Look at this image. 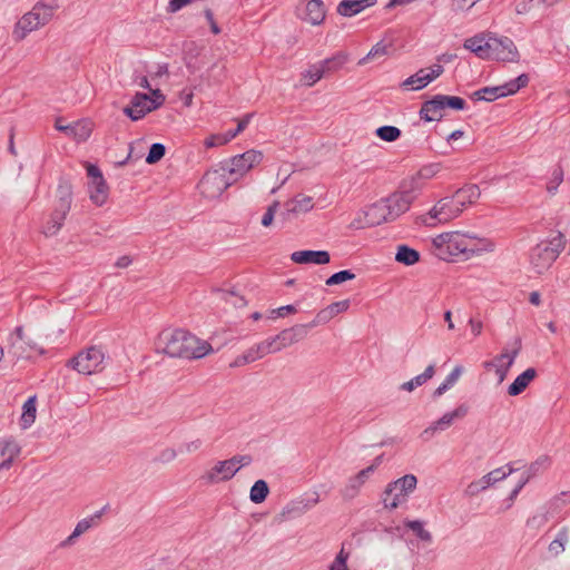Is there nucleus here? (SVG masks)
<instances>
[{"instance_id":"nucleus-1","label":"nucleus","mask_w":570,"mask_h":570,"mask_svg":"<svg viewBox=\"0 0 570 570\" xmlns=\"http://www.w3.org/2000/svg\"><path fill=\"white\" fill-rule=\"evenodd\" d=\"M157 348L170 357L198 360L213 351L212 345L185 330L163 331L157 340Z\"/></svg>"},{"instance_id":"nucleus-2","label":"nucleus","mask_w":570,"mask_h":570,"mask_svg":"<svg viewBox=\"0 0 570 570\" xmlns=\"http://www.w3.org/2000/svg\"><path fill=\"white\" fill-rule=\"evenodd\" d=\"M463 47L473 52L478 58L497 61L515 62L520 55L513 40L509 37L483 35L465 39Z\"/></svg>"},{"instance_id":"nucleus-3","label":"nucleus","mask_w":570,"mask_h":570,"mask_svg":"<svg viewBox=\"0 0 570 570\" xmlns=\"http://www.w3.org/2000/svg\"><path fill=\"white\" fill-rule=\"evenodd\" d=\"M58 8L56 0L48 3L38 2L31 11L24 13L14 24L12 38L14 41L23 40L31 31L48 23Z\"/></svg>"},{"instance_id":"nucleus-4","label":"nucleus","mask_w":570,"mask_h":570,"mask_svg":"<svg viewBox=\"0 0 570 570\" xmlns=\"http://www.w3.org/2000/svg\"><path fill=\"white\" fill-rule=\"evenodd\" d=\"M566 237L558 232L549 240H542L530 250V264L537 274L548 271L564 249Z\"/></svg>"},{"instance_id":"nucleus-5","label":"nucleus","mask_w":570,"mask_h":570,"mask_svg":"<svg viewBox=\"0 0 570 570\" xmlns=\"http://www.w3.org/2000/svg\"><path fill=\"white\" fill-rule=\"evenodd\" d=\"M465 108L466 101L463 98L439 94L421 105L419 116L426 122L440 121L444 117L445 109L460 111Z\"/></svg>"},{"instance_id":"nucleus-6","label":"nucleus","mask_w":570,"mask_h":570,"mask_svg":"<svg viewBox=\"0 0 570 570\" xmlns=\"http://www.w3.org/2000/svg\"><path fill=\"white\" fill-rule=\"evenodd\" d=\"M151 96L142 92H137L132 99L131 105L124 108V114L132 121L144 118L148 112L156 110L165 102V95L160 89L151 90Z\"/></svg>"},{"instance_id":"nucleus-7","label":"nucleus","mask_w":570,"mask_h":570,"mask_svg":"<svg viewBox=\"0 0 570 570\" xmlns=\"http://www.w3.org/2000/svg\"><path fill=\"white\" fill-rule=\"evenodd\" d=\"M462 208L454 203L451 196L439 199L426 215L420 217L422 224L434 227L438 224H445L459 217Z\"/></svg>"},{"instance_id":"nucleus-8","label":"nucleus","mask_w":570,"mask_h":570,"mask_svg":"<svg viewBox=\"0 0 570 570\" xmlns=\"http://www.w3.org/2000/svg\"><path fill=\"white\" fill-rule=\"evenodd\" d=\"M416 484L417 479L414 474H405L394 482L389 483L384 491V507L390 510L396 509L401 503L406 501V497L414 491Z\"/></svg>"},{"instance_id":"nucleus-9","label":"nucleus","mask_w":570,"mask_h":570,"mask_svg":"<svg viewBox=\"0 0 570 570\" xmlns=\"http://www.w3.org/2000/svg\"><path fill=\"white\" fill-rule=\"evenodd\" d=\"M106 360V352L101 346H90L80 351L69 363L80 374L90 375L100 372Z\"/></svg>"},{"instance_id":"nucleus-10","label":"nucleus","mask_w":570,"mask_h":570,"mask_svg":"<svg viewBox=\"0 0 570 570\" xmlns=\"http://www.w3.org/2000/svg\"><path fill=\"white\" fill-rule=\"evenodd\" d=\"M386 222H393L389 214V207L383 199L367 206L360 212L351 222L350 228L363 229L367 227L379 226Z\"/></svg>"},{"instance_id":"nucleus-11","label":"nucleus","mask_w":570,"mask_h":570,"mask_svg":"<svg viewBox=\"0 0 570 570\" xmlns=\"http://www.w3.org/2000/svg\"><path fill=\"white\" fill-rule=\"evenodd\" d=\"M263 160V153L258 150H247L240 155L230 157L228 160L222 161L223 171H228V175L237 181L253 167L261 164Z\"/></svg>"},{"instance_id":"nucleus-12","label":"nucleus","mask_w":570,"mask_h":570,"mask_svg":"<svg viewBox=\"0 0 570 570\" xmlns=\"http://www.w3.org/2000/svg\"><path fill=\"white\" fill-rule=\"evenodd\" d=\"M416 179L412 178L409 186L404 183L400 190L383 198V200L386 202L392 220H395L400 215L409 210L411 204L416 198Z\"/></svg>"},{"instance_id":"nucleus-13","label":"nucleus","mask_w":570,"mask_h":570,"mask_svg":"<svg viewBox=\"0 0 570 570\" xmlns=\"http://www.w3.org/2000/svg\"><path fill=\"white\" fill-rule=\"evenodd\" d=\"M234 183L228 171H223L220 166L219 169L207 171L200 179L199 187L206 197L216 198Z\"/></svg>"},{"instance_id":"nucleus-14","label":"nucleus","mask_w":570,"mask_h":570,"mask_svg":"<svg viewBox=\"0 0 570 570\" xmlns=\"http://www.w3.org/2000/svg\"><path fill=\"white\" fill-rule=\"evenodd\" d=\"M9 340V353L16 358H30L33 352L43 354V350L40 347L37 340L27 335L22 326H17Z\"/></svg>"},{"instance_id":"nucleus-15","label":"nucleus","mask_w":570,"mask_h":570,"mask_svg":"<svg viewBox=\"0 0 570 570\" xmlns=\"http://www.w3.org/2000/svg\"><path fill=\"white\" fill-rule=\"evenodd\" d=\"M238 471L239 466H235V462L227 459L216 462L215 465L203 475V479L210 484L226 482L233 479Z\"/></svg>"},{"instance_id":"nucleus-16","label":"nucleus","mask_w":570,"mask_h":570,"mask_svg":"<svg viewBox=\"0 0 570 570\" xmlns=\"http://www.w3.org/2000/svg\"><path fill=\"white\" fill-rule=\"evenodd\" d=\"M521 351V340H515V347L509 352L507 350L502 351L501 354L495 356L497 366H495V374L498 376V382L502 383L510 370V367L513 365L515 357Z\"/></svg>"},{"instance_id":"nucleus-17","label":"nucleus","mask_w":570,"mask_h":570,"mask_svg":"<svg viewBox=\"0 0 570 570\" xmlns=\"http://www.w3.org/2000/svg\"><path fill=\"white\" fill-rule=\"evenodd\" d=\"M291 259L296 264H316L325 265L331 261V255L327 250H297L292 253Z\"/></svg>"},{"instance_id":"nucleus-18","label":"nucleus","mask_w":570,"mask_h":570,"mask_svg":"<svg viewBox=\"0 0 570 570\" xmlns=\"http://www.w3.org/2000/svg\"><path fill=\"white\" fill-rule=\"evenodd\" d=\"M325 16L326 9L323 0H308L304 14L301 18L313 26H320L324 21Z\"/></svg>"},{"instance_id":"nucleus-19","label":"nucleus","mask_w":570,"mask_h":570,"mask_svg":"<svg viewBox=\"0 0 570 570\" xmlns=\"http://www.w3.org/2000/svg\"><path fill=\"white\" fill-rule=\"evenodd\" d=\"M57 198L55 207L62 213H69L72 203V185L67 178L61 177L59 179Z\"/></svg>"},{"instance_id":"nucleus-20","label":"nucleus","mask_w":570,"mask_h":570,"mask_svg":"<svg viewBox=\"0 0 570 570\" xmlns=\"http://www.w3.org/2000/svg\"><path fill=\"white\" fill-rule=\"evenodd\" d=\"M480 195L479 186L475 184H469L456 189L451 197L463 210L465 206L471 205L479 199Z\"/></svg>"},{"instance_id":"nucleus-21","label":"nucleus","mask_w":570,"mask_h":570,"mask_svg":"<svg viewBox=\"0 0 570 570\" xmlns=\"http://www.w3.org/2000/svg\"><path fill=\"white\" fill-rule=\"evenodd\" d=\"M466 242H470L468 235H461L458 232H453V237L450 239L448 245V252L445 256L448 259L462 257L465 259Z\"/></svg>"},{"instance_id":"nucleus-22","label":"nucleus","mask_w":570,"mask_h":570,"mask_svg":"<svg viewBox=\"0 0 570 570\" xmlns=\"http://www.w3.org/2000/svg\"><path fill=\"white\" fill-rule=\"evenodd\" d=\"M537 376V371L533 367L527 368L509 385L508 394L510 396H517L524 392L530 382Z\"/></svg>"},{"instance_id":"nucleus-23","label":"nucleus","mask_w":570,"mask_h":570,"mask_svg":"<svg viewBox=\"0 0 570 570\" xmlns=\"http://www.w3.org/2000/svg\"><path fill=\"white\" fill-rule=\"evenodd\" d=\"M89 188V196L92 203H95L98 206H101L106 203L108 198V185L105 180V178L97 179V180H90L88 184Z\"/></svg>"},{"instance_id":"nucleus-24","label":"nucleus","mask_w":570,"mask_h":570,"mask_svg":"<svg viewBox=\"0 0 570 570\" xmlns=\"http://www.w3.org/2000/svg\"><path fill=\"white\" fill-rule=\"evenodd\" d=\"M318 502V495L315 494L314 499H302L298 501H292L288 503L284 509L282 514H288L293 517H298L303 513H305L307 510H309L312 507H314Z\"/></svg>"},{"instance_id":"nucleus-25","label":"nucleus","mask_w":570,"mask_h":570,"mask_svg":"<svg viewBox=\"0 0 570 570\" xmlns=\"http://www.w3.org/2000/svg\"><path fill=\"white\" fill-rule=\"evenodd\" d=\"M435 374V366L434 364H430L423 373L414 376L407 382H404L400 389L403 391L412 392L419 386H422L425 384L429 380H431Z\"/></svg>"},{"instance_id":"nucleus-26","label":"nucleus","mask_w":570,"mask_h":570,"mask_svg":"<svg viewBox=\"0 0 570 570\" xmlns=\"http://www.w3.org/2000/svg\"><path fill=\"white\" fill-rule=\"evenodd\" d=\"M561 0H522L517 4V13L525 14L540 8H551Z\"/></svg>"},{"instance_id":"nucleus-27","label":"nucleus","mask_w":570,"mask_h":570,"mask_svg":"<svg viewBox=\"0 0 570 570\" xmlns=\"http://www.w3.org/2000/svg\"><path fill=\"white\" fill-rule=\"evenodd\" d=\"M67 215L68 213H62L59 210V208L55 207L52 214L50 215V218L43 226V234L46 236L56 235L61 229Z\"/></svg>"},{"instance_id":"nucleus-28","label":"nucleus","mask_w":570,"mask_h":570,"mask_svg":"<svg viewBox=\"0 0 570 570\" xmlns=\"http://www.w3.org/2000/svg\"><path fill=\"white\" fill-rule=\"evenodd\" d=\"M470 242H466L465 259L471 258L474 255H479L483 252H492L493 244L488 239H476L473 236H469Z\"/></svg>"},{"instance_id":"nucleus-29","label":"nucleus","mask_w":570,"mask_h":570,"mask_svg":"<svg viewBox=\"0 0 570 570\" xmlns=\"http://www.w3.org/2000/svg\"><path fill=\"white\" fill-rule=\"evenodd\" d=\"M395 261L403 265L411 266L420 261V253L407 245H399Z\"/></svg>"},{"instance_id":"nucleus-30","label":"nucleus","mask_w":570,"mask_h":570,"mask_svg":"<svg viewBox=\"0 0 570 570\" xmlns=\"http://www.w3.org/2000/svg\"><path fill=\"white\" fill-rule=\"evenodd\" d=\"M529 83V76L527 73H521L514 79L500 85V89L503 97L512 96L517 94L520 89L527 87Z\"/></svg>"},{"instance_id":"nucleus-31","label":"nucleus","mask_w":570,"mask_h":570,"mask_svg":"<svg viewBox=\"0 0 570 570\" xmlns=\"http://www.w3.org/2000/svg\"><path fill=\"white\" fill-rule=\"evenodd\" d=\"M37 396L32 395L22 405L21 425L23 429L29 428L36 420Z\"/></svg>"},{"instance_id":"nucleus-32","label":"nucleus","mask_w":570,"mask_h":570,"mask_svg":"<svg viewBox=\"0 0 570 570\" xmlns=\"http://www.w3.org/2000/svg\"><path fill=\"white\" fill-rule=\"evenodd\" d=\"M470 98L474 101L492 102L499 98H503L499 86L483 87L471 94Z\"/></svg>"},{"instance_id":"nucleus-33","label":"nucleus","mask_w":570,"mask_h":570,"mask_svg":"<svg viewBox=\"0 0 570 570\" xmlns=\"http://www.w3.org/2000/svg\"><path fill=\"white\" fill-rule=\"evenodd\" d=\"M366 9L363 0H342L337 6V13L343 17H353Z\"/></svg>"},{"instance_id":"nucleus-34","label":"nucleus","mask_w":570,"mask_h":570,"mask_svg":"<svg viewBox=\"0 0 570 570\" xmlns=\"http://www.w3.org/2000/svg\"><path fill=\"white\" fill-rule=\"evenodd\" d=\"M428 69H420L417 72L405 79L402 83V87L410 88L412 90H421L431 82L428 81Z\"/></svg>"},{"instance_id":"nucleus-35","label":"nucleus","mask_w":570,"mask_h":570,"mask_svg":"<svg viewBox=\"0 0 570 570\" xmlns=\"http://www.w3.org/2000/svg\"><path fill=\"white\" fill-rule=\"evenodd\" d=\"M463 373V366L456 365L451 373L445 377V380L434 390L433 397H440L443 395L449 389H451L459 380L461 374Z\"/></svg>"},{"instance_id":"nucleus-36","label":"nucleus","mask_w":570,"mask_h":570,"mask_svg":"<svg viewBox=\"0 0 570 570\" xmlns=\"http://www.w3.org/2000/svg\"><path fill=\"white\" fill-rule=\"evenodd\" d=\"M313 199L309 196H297L291 202L286 203L288 213H307L313 208Z\"/></svg>"},{"instance_id":"nucleus-37","label":"nucleus","mask_w":570,"mask_h":570,"mask_svg":"<svg viewBox=\"0 0 570 570\" xmlns=\"http://www.w3.org/2000/svg\"><path fill=\"white\" fill-rule=\"evenodd\" d=\"M108 509V505H105L101 510L95 512L92 515H89L87 518H83L76 524V534L75 535H81L86 531H88L90 528L97 525L105 513V511Z\"/></svg>"},{"instance_id":"nucleus-38","label":"nucleus","mask_w":570,"mask_h":570,"mask_svg":"<svg viewBox=\"0 0 570 570\" xmlns=\"http://www.w3.org/2000/svg\"><path fill=\"white\" fill-rule=\"evenodd\" d=\"M515 471L514 468H512L510 464H507L505 466H501L498 469H494L493 471L489 472L488 474L482 476V482L487 484L488 487L493 485L494 483L505 479L508 475L513 473Z\"/></svg>"},{"instance_id":"nucleus-39","label":"nucleus","mask_w":570,"mask_h":570,"mask_svg":"<svg viewBox=\"0 0 570 570\" xmlns=\"http://www.w3.org/2000/svg\"><path fill=\"white\" fill-rule=\"evenodd\" d=\"M269 493L268 484L265 480H257L250 488L249 499L254 503H262Z\"/></svg>"},{"instance_id":"nucleus-40","label":"nucleus","mask_w":570,"mask_h":570,"mask_svg":"<svg viewBox=\"0 0 570 570\" xmlns=\"http://www.w3.org/2000/svg\"><path fill=\"white\" fill-rule=\"evenodd\" d=\"M404 525L412 530L414 534L423 542L431 543L433 537L430 531L424 529V522L421 520H405Z\"/></svg>"},{"instance_id":"nucleus-41","label":"nucleus","mask_w":570,"mask_h":570,"mask_svg":"<svg viewBox=\"0 0 570 570\" xmlns=\"http://www.w3.org/2000/svg\"><path fill=\"white\" fill-rule=\"evenodd\" d=\"M375 135L383 141L394 142L401 137L402 131L395 126L384 125L376 128Z\"/></svg>"},{"instance_id":"nucleus-42","label":"nucleus","mask_w":570,"mask_h":570,"mask_svg":"<svg viewBox=\"0 0 570 570\" xmlns=\"http://www.w3.org/2000/svg\"><path fill=\"white\" fill-rule=\"evenodd\" d=\"M347 61V56L338 52L335 56L323 60L318 66L324 68L325 73L338 70Z\"/></svg>"},{"instance_id":"nucleus-43","label":"nucleus","mask_w":570,"mask_h":570,"mask_svg":"<svg viewBox=\"0 0 570 570\" xmlns=\"http://www.w3.org/2000/svg\"><path fill=\"white\" fill-rule=\"evenodd\" d=\"M568 528L563 527L557 534L556 539L549 544V551L553 556H559L564 551V546L568 542Z\"/></svg>"},{"instance_id":"nucleus-44","label":"nucleus","mask_w":570,"mask_h":570,"mask_svg":"<svg viewBox=\"0 0 570 570\" xmlns=\"http://www.w3.org/2000/svg\"><path fill=\"white\" fill-rule=\"evenodd\" d=\"M254 117V114H246L237 121V127H234L233 130L226 131L224 137L220 139V142H228L234 139L238 134H240L248 126L250 119Z\"/></svg>"},{"instance_id":"nucleus-45","label":"nucleus","mask_w":570,"mask_h":570,"mask_svg":"<svg viewBox=\"0 0 570 570\" xmlns=\"http://www.w3.org/2000/svg\"><path fill=\"white\" fill-rule=\"evenodd\" d=\"M363 485V482L358 480L356 476H353L348 480L347 484L341 490V494L344 500L354 499Z\"/></svg>"},{"instance_id":"nucleus-46","label":"nucleus","mask_w":570,"mask_h":570,"mask_svg":"<svg viewBox=\"0 0 570 570\" xmlns=\"http://www.w3.org/2000/svg\"><path fill=\"white\" fill-rule=\"evenodd\" d=\"M387 48L389 46L385 45L384 41H379L372 47L370 52L358 61V65H365L371 60L384 57L387 53Z\"/></svg>"},{"instance_id":"nucleus-47","label":"nucleus","mask_w":570,"mask_h":570,"mask_svg":"<svg viewBox=\"0 0 570 570\" xmlns=\"http://www.w3.org/2000/svg\"><path fill=\"white\" fill-rule=\"evenodd\" d=\"M91 134V125L87 121H78L73 124L72 138L78 142L86 141Z\"/></svg>"},{"instance_id":"nucleus-48","label":"nucleus","mask_w":570,"mask_h":570,"mask_svg":"<svg viewBox=\"0 0 570 570\" xmlns=\"http://www.w3.org/2000/svg\"><path fill=\"white\" fill-rule=\"evenodd\" d=\"M452 237H453V232L452 233H443L433 238L432 243H433L434 247L439 249V256L442 259L448 261V257L445 256V254L448 252V245Z\"/></svg>"},{"instance_id":"nucleus-49","label":"nucleus","mask_w":570,"mask_h":570,"mask_svg":"<svg viewBox=\"0 0 570 570\" xmlns=\"http://www.w3.org/2000/svg\"><path fill=\"white\" fill-rule=\"evenodd\" d=\"M356 275L350 269H343L332 274L326 281L327 286L340 285L344 282L352 281Z\"/></svg>"},{"instance_id":"nucleus-50","label":"nucleus","mask_w":570,"mask_h":570,"mask_svg":"<svg viewBox=\"0 0 570 570\" xmlns=\"http://www.w3.org/2000/svg\"><path fill=\"white\" fill-rule=\"evenodd\" d=\"M166 154L165 145L160 142H154L146 156V163L149 165L157 164Z\"/></svg>"},{"instance_id":"nucleus-51","label":"nucleus","mask_w":570,"mask_h":570,"mask_svg":"<svg viewBox=\"0 0 570 570\" xmlns=\"http://www.w3.org/2000/svg\"><path fill=\"white\" fill-rule=\"evenodd\" d=\"M454 419L452 417L450 412H446L443 414L438 421H435L431 426L426 428L423 432V434H433L435 431L440 430L443 431L448 429L452 423Z\"/></svg>"},{"instance_id":"nucleus-52","label":"nucleus","mask_w":570,"mask_h":570,"mask_svg":"<svg viewBox=\"0 0 570 570\" xmlns=\"http://www.w3.org/2000/svg\"><path fill=\"white\" fill-rule=\"evenodd\" d=\"M20 446L14 441H0V458H17L20 454Z\"/></svg>"},{"instance_id":"nucleus-53","label":"nucleus","mask_w":570,"mask_h":570,"mask_svg":"<svg viewBox=\"0 0 570 570\" xmlns=\"http://www.w3.org/2000/svg\"><path fill=\"white\" fill-rule=\"evenodd\" d=\"M563 180V170L561 166H558L552 171V177L550 181L547 184V190L549 194L553 195L558 190L559 185Z\"/></svg>"},{"instance_id":"nucleus-54","label":"nucleus","mask_w":570,"mask_h":570,"mask_svg":"<svg viewBox=\"0 0 570 570\" xmlns=\"http://www.w3.org/2000/svg\"><path fill=\"white\" fill-rule=\"evenodd\" d=\"M309 323L308 324H297L294 325L287 331L291 333V336L293 337L294 343L303 340L307 335V331L309 330Z\"/></svg>"},{"instance_id":"nucleus-55","label":"nucleus","mask_w":570,"mask_h":570,"mask_svg":"<svg viewBox=\"0 0 570 570\" xmlns=\"http://www.w3.org/2000/svg\"><path fill=\"white\" fill-rule=\"evenodd\" d=\"M254 361H256V355L254 354L252 348H248L245 353L238 355L233 363H230V367L244 366Z\"/></svg>"},{"instance_id":"nucleus-56","label":"nucleus","mask_w":570,"mask_h":570,"mask_svg":"<svg viewBox=\"0 0 570 570\" xmlns=\"http://www.w3.org/2000/svg\"><path fill=\"white\" fill-rule=\"evenodd\" d=\"M279 202L274 200L266 209V213L262 217V225L264 227H269L273 224L275 214L278 209Z\"/></svg>"},{"instance_id":"nucleus-57","label":"nucleus","mask_w":570,"mask_h":570,"mask_svg":"<svg viewBox=\"0 0 570 570\" xmlns=\"http://www.w3.org/2000/svg\"><path fill=\"white\" fill-rule=\"evenodd\" d=\"M333 318L328 307L321 309L315 318L309 323V327H316L321 324H326Z\"/></svg>"},{"instance_id":"nucleus-58","label":"nucleus","mask_w":570,"mask_h":570,"mask_svg":"<svg viewBox=\"0 0 570 570\" xmlns=\"http://www.w3.org/2000/svg\"><path fill=\"white\" fill-rule=\"evenodd\" d=\"M325 75L324 68L320 67L318 65H314L311 67V69L307 71V75L305 78H308L307 85L312 86L315 82H317L320 79H322Z\"/></svg>"},{"instance_id":"nucleus-59","label":"nucleus","mask_w":570,"mask_h":570,"mask_svg":"<svg viewBox=\"0 0 570 570\" xmlns=\"http://www.w3.org/2000/svg\"><path fill=\"white\" fill-rule=\"evenodd\" d=\"M439 170H440V164H430V165L423 166L419 170L417 177L423 178V179H430V178L434 177Z\"/></svg>"},{"instance_id":"nucleus-60","label":"nucleus","mask_w":570,"mask_h":570,"mask_svg":"<svg viewBox=\"0 0 570 570\" xmlns=\"http://www.w3.org/2000/svg\"><path fill=\"white\" fill-rule=\"evenodd\" d=\"M297 309L295 305L288 304L278 308L272 309L269 318L284 317L286 314H294Z\"/></svg>"},{"instance_id":"nucleus-61","label":"nucleus","mask_w":570,"mask_h":570,"mask_svg":"<svg viewBox=\"0 0 570 570\" xmlns=\"http://www.w3.org/2000/svg\"><path fill=\"white\" fill-rule=\"evenodd\" d=\"M331 311L332 316L343 313L348 309L350 307V299H343L338 302H334L327 306Z\"/></svg>"},{"instance_id":"nucleus-62","label":"nucleus","mask_w":570,"mask_h":570,"mask_svg":"<svg viewBox=\"0 0 570 570\" xmlns=\"http://www.w3.org/2000/svg\"><path fill=\"white\" fill-rule=\"evenodd\" d=\"M194 0H169L168 6L166 8L167 13H176L181 10L184 7L191 3Z\"/></svg>"},{"instance_id":"nucleus-63","label":"nucleus","mask_w":570,"mask_h":570,"mask_svg":"<svg viewBox=\"0 0 570 570\" xmlns=\"http://www.w3.org/2000/svg\"><path fill=\"white\" fill-rule=\"evenodd\" d=\"M275 336H276L277 342H279L282 350L294 344L293 337L291 336V333L287 331V328L281 331Z\"/></svg>"},{"instance_id":"nucleus-64","label":"nucleus","mask_w":570,"mask_h":570,"mask_svg":"<svg viewBox=\"0 0 570 570\" xmlns=\"http://www.w3.org/2000/svg\"><path fill=\"white\" fill-rule=\"evenodd\" d=\"M176 456H177L176 450H174L171 448H167L160 452L157 460L163 463H168V462L175 460Z\"/></svg>"}]
</instances>
